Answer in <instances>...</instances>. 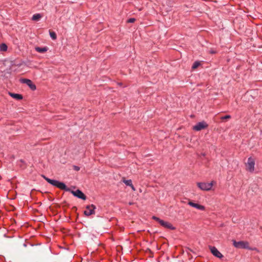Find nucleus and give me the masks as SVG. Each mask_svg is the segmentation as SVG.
<instances>
[{"mask_svg":"<svg viewBox=\"0 0 262 262\" xmlns=\"http://www.w3.org/2000/svg\"><path fill=\"white\" fill-rule=\"evenodd\" d=\"M43 178L50 184L57 187V188L64 190L66 191L71 192L74 196L85 200L86 199V196L84 193L79 189L76 191L71 190L69 188H68L67 186L62 182H59L57 180H51L45 176H43Z\"/></svg>","mask_w":262,"mask_h":262,"instance_id":"f257e3e1","label":"nucleus"},{"mask_svg":"<svg viewBox=\"0 0 262 262\" xmlns=\"http://www.w3.org/2000/svg\"><path fill=\"white\" fill-rule=\"evenodd\" d=\"M216 184L215 181H212L210 183L208 182H198L196 185L199 189L203 191H210L212 189L213 185Z\"/></svg>","mask_w":262,"mask_h":262,"instance_id":"f03ea898","label":"nucleus"},{"mask_svg":"<svg viewBox=\"0 0 262 262\" xmlns=\"http://www.w3.org/2000/svg\"><path fill=\"white\" fill-rule=\"evenodd\" d=\"M255 159L250 157L246 163V169L250 172H253L255 169Z\"/></svg>","mask_w":262,"mask_h":262,"instance_id":"7ed1b4c3","label":"nucleus"},{"mask_svg":"<svg viewBox=\"0 0 262 262\" xmlns=\"http://www.w3.org/2000/svg\"><path fill=\"white\" fill-rule=\"evenodd\" d=\"M152 218L154 220H155V221H156L157 222H158L162 226H163L166 228L170 229H174V228L172 227V225L170 223H169V222H167L164 221L162 220H161L159 217H156L155 216H153L152 217Z\"/></svg>","mask_w":262,"mask_h":262,"instance_id":"20e7f679","label":"nucleus"},{"mask_svg":"<svg viewBox=\"0 0 262 262\" xmlns=\"http://www.w3.org/2000/svg\"><path fill=\"white\" fill-rule=\"evenodd\" d=\"M208 126V124L206 122L203 121L202 122H200L196 123L195 125L193 126L192 128L194 130L200 131L207 128Z\"/></svg>","mask_w":262,"mask_h":262,"instance_id":"39448f33","label":"nucleus"},{"mask_svg":"<svg viewBox=\"0 0 262 262\" xmlns=\"http://www.w3.org/2000/svg\"><path fill=\"white\" fill-rule=\"evenodd\" d=\"M233 245L236 248H248L249 243L247 242H236L235 241H233Z\"/></svg>","mask_w":262,"mask_h":262,"instance_id":"423d86ee","label":"nucleus"},{"mask_svg":"<svg viewBox=\"0 0 262 262\" xmlns=\"http://www.w3.org/2000/svg\"><path fill=\"white\" fill-rule=\"evenodd\" d=\"M96 209L95 206L92 204L88 205L86 207V210L84 211V213L86 216H89L92 214H95V209Z\"/></svg>","mask_w":262,"mask_h":262,"instance_id":"0eeeda50","label":"nucleus"},{"mask_svg":"<svg viewBox=\"0 0 262 262\" xmlns=\"http://www.w3.org/2000/svg\"><path fill=\"white\" fill-rule=\"evenodd\" d=\"M188 204L193 207L195 208L198 210H201V211H205V207L202 205L196 203H194L192 202V201H189L188 202Z\"/></svg>","mask_w":262,"mask_h":262,"instance_id":"6e6552de","label":"nucleus"},{"mask_svg":"<svg viewBox=\"0 0 262 262\" xmlns=\"http://www.w3.org/2000/svg\"><path fill=\"white\" fill-rule=\"evenodd\" d=\"M209 249L214 256L219 258H222L223 257V254L215 247L210 246Z\"/></svg>","mask_w":262,"mask_h":262,"instance_id":"1a4fd4ad","label":"nucleus"},{"mask_svg":"<svg viewBox=\"0 0 262 262\" xmlns=\"http://www.w3.org/2000/svg\"><path fill=\"white\" fill-rule=\"evenodd\" d=\"M20 81L23 83L27 84L31 90H35L36 89V86L33 83L31 80L28 79H20Z\"/></svg>","mask_w":262,"mask_h":262,"instance_id":"9d476101","label":"nucleus"},{"mask_svg":"<svg viewBox=\"0 0 262 262\" xmlns=\"http://www.w3.org/2000/svg\"><path fill=\"white\" fill-rule=\"evenodd\" d=\"M9 95L13 98L17 100H21L23 99V96L20 94H14L12 93H9Z\"/></svg>","mask_w":262,"mask_h":262,"instance_id":"9b49d317","label":"nucleus"},{"mask_svg":"<svg viewBox=\"0 0 262 262\" xmlns=\"http://www.w3.org/2000/svg\"><path fill=\"white\" fill-rule=\"evenodd\" d=\"M123 182L127 186H129L132 187V189L135 190V189L134 187V186L132 184V180H125L124 179H123Z\"/></svg>","mask_w":262,"mask_h":262,"instance_id":"f8f14e48","label":"nucleus"},{"mask_svg":"<svg viewBox=\"0 0 262 262\" xmlns=\"http://www.w3.org/2000/svg\"><path fill=\"white\" fill-rule=\"evenodd\" d=\"M35 50L39 53H45L48 50V48L47 47L40 48V47H35Z\"/></svg>","mask_w":262,"mask_h":262,"instance_id":"ddd939ff","label":"nucleus"},{"mask_svg":"<svg viewBox=\"0 0 262 262\" xmlns=\"http://www.w3.org/2000/svg\"><path fill=\"white\" fill-rule=\"evenodd\" d=\"M201 65V61H196L192 64V70H195L196 69H197Z\"/></svg>","mask_w":262,"mask_h":262,"instance_id":"4468645a","label":"nucleus"},{"mask_svg":"<svg viewBox=\"0 0 262 262\" xmlns=\"http://www.w3.org/2000/svg\"><path fill=\"white\" fill-rule=\"evenodd\" d=\"M42 17V15L40 14H35L32 16V20L37 21Z\"/></svg>","mask_w":262,"mask_h":262,"instance_id":"2eb2a0df","label":"nucleus"},{"mask_svg":"<svg viewBox=\"0 0 262 262\" xmlns=\"http://www.w3.org/2000/svg\"><path fill=\"white\" fill-rule=\"evenodd\" d=\"M0 50L1 51H6L7 50V46L5 43H2L0 45Z\"/></svg>","mask_w":262,"mask_h":262,"instance_id":"dca6fc26","label":"nucleus"},{"mask_svg":"<svg viewBox=\"0 0 262 262\" xmlns=\"http://www.w3.org/2000/svg\"><path fill=\"white\" fill-rule=\"evenodd\" d=\"M50 35L53 39L55 40L56 39V34L54 32L50 31Z\"/></svg>","mask_w":262,"mask_h":262,"instance_id":"f3484780","label":"nucleus"},{"mask_svg":"<svg viewBox=\"0 0 262 262\" xmlns=\"http://www.w3.org/2000/svg\"><path fill=\"white\" fill-rule=\"evenodd\" d=\"M231 118V116L230 115H226L225 116H223V117H222L221 118V119L222 120H224V119H230Z\"/></svg>","mask_w":262,"mask_h":262,"instance_id":"a211bd4d","label":"nucleus"},{"mask_svg":"<svg viewBox=\"0 0 262 262\" xmlns=\"http://www.w3.org/2000/svg\"><path fill=\"white\" fill-rule=\"evenodd\" d=\"M135 21V19L134 18H130L129 19L127 20V23H134Z\"/></svg>","mask_w":262,"mask_h":262,"instance_id":"6ab92c4d","label":"nucleus"},{"mask_svg":"<svg viewBox=\"0 0 262 262\" xmlns=\"http://www.w3.org/2000/svg\"><path fill=\"white\" fill-rule=\"evenodd\" d=\"M209 53L211 54H215V53H216V51H214V50H210L209 51Z\"/></svg>","mask_w":262,"mask_h":262,"instance_id":"aec40b11","label":"nucleus"},{"mask_svg":"<svg viewBox=\"0 0 262 262\" xmlns=\"http://www.w3.org/2000/svg\"><path fill=\"white\" fill-rule=\"evenodd\" d=\"M75 169H76L77 170H78L79 169V168H76Z\"/></svg>","mask_w":262,"mask_h":262,"instance_id":"412c9836","label":"nucleus"}]
</instances>
